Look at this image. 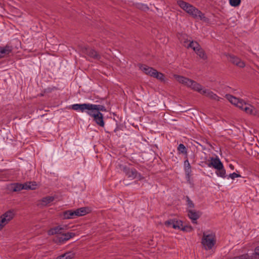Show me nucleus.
<instances>
[{"label": "nucleus", "instance_id": "nucleus-1", "mask_svg": "<svg viewBox=\"0 0 259 259\" xmlns=\"http://www.w3.org/2000/svg\"><path fill=\"white\" fill-rule=\"evenodd\" d=\"M177 4L194 18L200 19L204 22L208 21V19L204 16L203 13L190 4L182 0H179L177 1Z\"/></svg>", "mask_w": 259, "mask_h": 259}, {"label": "nucleus", "instance_id": "nucleus-2", "mask_svg": "<svg viewBox=\"0 0 259 259\" xmlns=\"http://www.w3.org/2000/svg\"><path fill=\"white\" fill-rule=\"evenodd\" d=\"M71 109L81 112L85 111L98 113L100 111H107L105 107L102 105H96L90 103L75 104L71 106Z\"/></svg>", "mask_w": 259, "mask_h": 259}, {"label": "nucleus", "instance_id": "nucleus-3", "mask_svg": "<svg viewBox=\"0 0 259 259\" xmlns=\"http://www.w3.org/2000/svg\"><path fill=\"white\" fill-rule=\"evenodd\" d=\"M215 243L216 238L214 233L208 232H203L201 243L206 250L212 249Z\"/></svg>", "mask_w": 259, "mask_h": 259}, {"label": "nucleus", "instance_id": "nucleus-4", "mask_svg": "<svg viewBox=\"0 0 259 259\" xmlns=\"http://www.w3.org/2000/svg\"><path fill=\"white\" fill-rule=\"evenodd\" d=\"M15 215V212L13 209L9 210L4 213L0 217V230L4 227L12 220Z\"/></svg>", "mask_w": 259, "mask_h": 259}, {"label": "nucleus", "instance_id": "nucleus-5", "mask_svg": "<svg viewBox=\"0 0 259 259\" xmlns=\"http://www.w3.org/2000/svg\"><path fill=\"white\" fill-rule=\"evenodd\" d=\"M90 116L93 118L94 121L98 125L104 127L105 125V122L104 121L103 115L101 112H98V113H94L92 112L85 111Z\"/></svg>", "mask_w": 259, "mask_h": 259}, {"label": "nucleus", "instance_id": "nucleus-6", "mask_svg": "<svg viewBox=\"0 0 259 259\" xmlns=\"http://www.w3.org/2000/svg\"><path fill=\"white\" fill-rule=\"evenodd\" d=\"M81 51L82 53L94 59L99 60L101 59L100 55L96 51L87 46L82 47L81 48Z\"/></svg>", "mask_w": 259, "mask_h": 259}, {"label": "nucleus", "instance_id": "nucleus-7", "mask_svg": "<svg viewBox=\"0 0 259 259\" xmlns=\"http://www.w3.org/2000/svg\"><path fill=\"white\" fill-rule=\"evenodd\" d=\"M122 170L128 178L132 180L137 178L141 179V174L135 168H130L127 166H123Z\"/></svg>", "mask_w": 259, "mask_h": 259}, {"label": "nucleus", "instance_id": "nucleus-8", "mask_svg": "<svg viewBox=\"0 0 259 259\" xmlns=\"http://www.w3.org/2000/svg\"><path fill=\"white\" fill-rule=\"evenodd\" d=\"M187 211L188 216L192 220V223L197 224V220L201 216L202 212L192 209H188Z\"/></svg>", "mask_w": 259, "mask_h": 259}, {"label": "nucleus", "instance_id": "nucleus-9", "mask_svg": "<svg viewBox=\"0 0 259 259\" xmlns=\"http://www.w3.org/2000/svg\"><path fill=\"white\" fill-rule=\"evenodd\" d=\"M227 59L232 64L240 68H243L245 66V63L243 61H242L239 58L233 55H228L227 56Z\"/></svg>", "mask_w": 259, "mask_h": 259}, {"label": "nucleus", "instance_id": "nucleus-10", "mask_svg": "<svg viewBox=\"0 0 259 259\" xmlns=\"http://www.w3.org/2000/svg\"><path fill=\"white\" fill-rule=\"evenodd\" d=\"M211 161L208 163H206L207 165L209 167H212L214 169H218L220 167H221L222 165H223V163L221 162L220 159L218 157H211L210 158Z\"/></svg>", "mask_w": 259, "mask_h": 259}, {"label": "nucleus", "instance_id": "nucleus-11", "mask_svg": "<svg viewBox=\"0 0 259 259\" xmlns=\"http://www.w3.org/2000/svg\"><path fill=\"white\" fill-rule=\"evenodd\" d=\"M164 224L167 227H172L174 229H180L182 226V222L181 221L175 219H170L165 222Z\"/></svg>", "mask_w": 259, "mask_h": 259}, {"label": "nucleus", "instance_id": "nucleus-12", "mask_svg": "<svg viewBox=\"0 0 259 259\" xmlns=\"http://www.w3.org/2000/svg\"><path fill=\"white\" fill-rule=\"evenodd\" d=\"M201 94L205 96L211 100L220 101V99H222L220 97H218L217 94L207 89H203Z\"/></svg>", "mask_w": 259, "mask_h": 259}, {"label": "nucleus", "instance_id": "nucleus-13", "mask_svg": "<svg viewBox=\"0 0 259 259\" xmlns=\"http://www.w3.org/2000/svg\"><path fill=\"white\" fill-rule=\"evenodd\" d=\"M188 87L191 88L193 90L198 92L200 94L202 93L203 89L201 84L192 79H190V82L189 83Z\"/></svg>", "mask_w": 259, "mask_h": 259}, {"label": "nucleus", "instance_id": "nucleus-14", "mask_svg": "<svg viewBox=\"0 0 259 259\" xmlns=\"http://www.w3.org/2000/svg\"><path fill=\"white\" fill-rule=\"evenodd\" d=\"M63 218L64 219H71L77 217L76 210H68L63 212Z\"/></svg>", "mask_w": 259, "mask_h": 259}, {"label": "nucleus", "instance_id": "nucleus-15", "mask_svg": "<svg viewBox=\"0 0 259 259\" xmlns=\"http://www.w3.org/2000/svg\"><path fill=\"white\" fill-rule=\"evenodd\" d=\"M140 69L142 70L146 74L149 75L152 77H153L154 72L156 71V69L152 67H149L147 65H142L141 66Z\"/></svg>", "mask_w": 259, "mask_h": 259}, {"label": "nucleus", "instance_id": "nucleus-16", "mask_svg": "<svg viewBox=\"0 0 259 259\" xmlns=\"http://www.w3.org/2000/svg\"><path fill=\"white\" fill-rule=\"evenodd\" d=\"M63 230L64 228L63 227L58 226L50 229L48 231V234L49 235H54L56 234L59 235L62 233Z\"/></svg>", "mask_w": 259, "mask_h": 259}, {"label": "nucleus", "instance_id": "nucleus-17", "mask_svg": "<svg viewBox=\"0 0 259 259\" xmlns=\"http://www.w3.org/2000/svg\"><path fill=\"white\" fill-rule=\"evenodd\" d=\"M12 51V47L8 45H6L5 47H0V55L3 57L6 55L9 54Z\"/></svg>", "mask_w": 259, "mask_h": 259}, {"label": "nucleus", "instance_id": "nucleus-18", "mask_svg": "<svg viewBox=\"0 0 259 259\" xmlns=\"http://www.w3.org/2000/svg\"><path fill=\"white\" fill-rule=\"evenodd\" d=\"M179 38L181 44L186 48H187L188 44L191 41V40L188 39V36L186 34H182Z\"/></svg>", "mask_w": 259, "mask_h": 259}, {"label": "nucleus", "instance_id": "nucleus-19", "mask_svg": "<svg viewBox=\"0 0 259 259\" xmlns=\"http://www.w3.org/2000/svg\"><path fill=\"white\" fill-rule=\"evenodd\" d=\"M244 111L247 113L251 115H256L257 113V110L254 108L252 106L248 104L247 107H245L244 108Z\"/></svg>", "mask_w": 259, "mask_h": 259}, {"label": "nucleus", "instance_id": "nucleus-20", "mask_svg": "<svg viewBox=\"0 0 259 259\" xmlns=\"http://www.w3.org/2000/svg\"><path fill=\"white\" fill-rule=\"evenodd\" d=\"M75 254L72 251L67 252L59 255L56 259H71L74 257Z\"/></svg>", "mask_w": 259, "mask_h": 259}, {"label": "nucleus", "instance_id": "nucleus-21", "mask_svg": "<svg viewBox=\"0 0 259 259\" xmlns=\"http://www.w3.org/2000/svg\"><path fill=\"white\" fill-rule=\"evenodd\" d=\"M176 78L180 83H181L187 87L188 86L189 83L190 82V79L183 76L178 75L176 77Z\"/></svg>", "mask_w": 259, "mask_h": 259}, {"label": "nucleus", "instance_id": "nucleus-22", "mask_svg": "<svg viewBox=\"0 0 259 259\" xmlns=\"http://www.w3.org/2000/svg\"><path fill=\"white\" fill-rule=\"evenodd\" d=\"M26 190V187L24 184L15 183L13 185L12 190L14 192L20 191L22 190Z\"/></svg>", "mask_w": 259, "mask_h": 259}, {"label": "nucleus", "instance_id": "nucleus-23", "mask_svg": "<svg viewBox=\"0 0 259 259\" xmlns=\"http://www.w3.org/2000/svg\"><path fill=\"white\" fill-rule=\"evenodd\" d=\"M196 54L200 58L202 59L203 60H206L207 59V56L205 53V51L204 50L200 47V48H199L198 50H196V51L195 52Z\"/></svg>", "mask_w": 259, "mask_h": 259}, {"label": "nucleus", "instance_id": "nucleus-24", "mask_svg": "<svg viewBox=\"0 0 259 259\" xmlns=\"http://www.w3.org/2000/svg\"><path fill=\"white\" fill-rule=\"evenodd\" d=\"M200 45L197 41L191 40L190 42L188 44L186 48H191L195 52L196 50H198L199 48H200Z\"/></svg>", "mask_w": 259, "mask_h": 259}, {"label": "nucleus", "instance_id": "nucleus-25", "mask_svg": "<svg viewBox=\"0 0 259 259\" xmlns=\"http://www.w3.org/2000/svg\"><path fill=\"white\" fill-rule=\"evenodd\" d=\"M53 241L57 244H61L65 242L66 241L64 240V236L62 234L56 236L53 238Z\"/></svg>", "mask_w": 259, "mask_h": 259}, {"label": "nucleus", "instance_id": "nucleus-26", "mask_svg": "<svg viewBox=\"0 0 259 259\" xmlns=\"http://www.w3.org/2000/svg\"><path fill=\"white\" fill-rule=\"evenodd\" d=\"M185 170L186 174L188 178L190 177V174L191 172V167L188 159L184 161Z\"/></svg>", "mask_w": 259, "mask_h": 259}, {"label": "nucleus", "instance_id": "nucleus-27", "mask_svg": "<svg viewBox=\"0 0 259 259\" xmlns=\"http://www.w3.org/2000/svg\"><path fill=\"white\" fill-rule=\"evenodd\" d=\"M221 167L219 168L216 169V174L220 177L225 178L226 177V170L224 167V165Z\"/></svg>", "mask_w": 259, "mask_h": 259}, {"label": "nucleus", "instance_id": "nucleus-28", "mask_svg": "<svg viewBox=\"0 0 259 259\" xmlns=\"http://www.w3.org/2000/svg\"><path fill=\"white\" fill-rule=\"evenodd\" d=\"M75 210L77 217L84 215L89 212V209L87 207H81L76 209Z\"/></svg>", "mask_w": 259, "mask_h": 259}, {"label": "nucleus", "instance_id": "nucleus-29", "mask_svg": "<svg viewBox=\"0 0 259 259\" xmlns=\"http://www.w3.org/2000/svg\"><path fill=\"white\" fill-rule=\"evenodd\" d=\"M55 200V197L54 196H47L44 197L41 199L42 204L44 205H47L51 202H53Z\"/></svg>", "mask_w": 259, "mask_h": 259}, {"label": "nucleus", "instance_id": "nucleus-30", "mask_svg": "<svg viewBox=\"0 0 259 259\" xmlns=\"http://www.w3.org/2000/svg\"><path fill=\"white\" fill-rule=\"evenodd\" d=\"M177 149L179 154H182L186 155V156H187V149L184 144H180L178 146Z\"/></svg>", "mask_w": 259, "mask_h": 259}, {"label": "nucleus", "instance_id": "nucleus-31", "mask_svg": "<svg viewBox=\"0 0 259 259\" xmlns=\"http://www.w3.org/2000/svg\"><path fill=\"white\" fill-rule=\"evenodd\" d=\"M227 99L233 104L236 105L237 103L238 102L239 99L236 98L235 97L228 94L226 95Z\"/></svg>", "mask_w": 259, "mask_h": 259}, {"label": "nucleus", "instance_id": "nucleus-32", "mask_svg": "<svg viewBox=\"0 0 259 259\" xmlns=\"http://www.w3.org/2000/svg\"><path fill=\"white\" fill-rule=\"evenodd\" d=\"M26 190H34L36 188V182H29L25 183Z\"/></svg>", "mask_w": 259, "mask_h": 259}, {"label": "nucleus", "instance_id": "nucleus-33", "mask_svg": "<svg viewBox=\"0 0 259 259\" xmlns=\"http://www.w3.org/2000/svg\"><path fill=\"white\" fill-rule=\"evenodd\" d=\"M63 235L64 238V240L66 241L68 240L71 238H73L75 236V234L74 233L72 232H67V233H64V231H63L62 233L61 234Z\"/></svg>", "mask_w": 259, "mask_h": 259}, {"label": "nucleus", "instance_id": "nucleus-34", "mask_svg": "<svg viewBox=\"0 0 259 259\" xmlns=\"http://www.w3.org/2000/svg\"><path fill=\"white\" fill-rule=\"evenodd\" d=\"M153 75V77L156 78L161 81H163L164 80V74L161 72H158L156 70V71L154 72V74Z\"/></svg>", "mask_w": 259, "mask_h": 259}, {"label": "nucleus", "instance_id": "nucleus-35", "mask_svg": "<svg viewBox=\"0 0 259 259\" xmlns=\"http://www.w3.org/2000/svg\"><path fill=\"white\" fill-rule=\"evenodd\" d=\"M186 199L187 205L189 209H192V208H194L195 207L194 203L193 202V201L190 199V198L188 196H187L186 197Z\"/></svg>", "mask_w": 259, "mask_h": 259}, {"label": "nucleus", "instance_id": "nucleus-36", "mask_svg": "<svg viewBox=\"0 0 259 259\" xmlns=\"http://www.w3.org/2000/svg\"><path fill=\"white\" fill-rule=\"evenodd\" d=\"M136 7L144 11H146L149 10V7L146 5L143 4H137Z\"/></svg>", "mask_w": 259, "mask_h": 259}, {"label": "nucleus", "instance_id": "nucleus-37", "mask_svg": "<svg viewBox=\"0 0 259 259\" xmlns=\"http://www.w3.org/2000/svg\"><path fill=\"white\" fill-rule=\"evenodd\" d=\"M180 229H181V230H182L183 231L190 232H191L193 231V228L191 226H187L186 225V226H183V225H182V226H181V228Z\"/></svg>", "mask_w": 259, "mask_h": 259}, {"label": "nucleus", "instance_id": "nucleus-38", "mask_svg": "<svg viewBox=\"0 0 259 259\" xmlns=\"http://www.w3.org/2000/svg\"><path fill=\"white\" fill-rule=\"evenodd\" d=\"M229 3L231 6L236 7L240 5L241 0H229Z\"/></svg>", "mask_w": 259, "mask_h": 259}, {"label": "nucleus", "instance_id": "nucleus-39", "mask_svg": "<svg viewBox=\"0 0 259 259\" xmlns=\"http://www.w3.org/2000/svg\"><path fill=\"white\" fill-rule=\"evenodd\" d=\"M229 178L232 179V180H234L236 178H239L241 177V176L238 174H236L235 172H233L232 174H230L229 176Z\"/></svg>", "mask_w": 259, "mask_h": 259}, {"label": "nucleus", "instance_id": "nucleus-40", "mask_svg": "<svg viewBox=\"0 0 259 259\" xmlns=\"http://www.w3.org/2000/svg\"><path fill=\"white\" fill-rule=\"evenodd\" d=\"M254 252L255 253L252 255H255L256 259H259V246L255 248Z\"/></svg>", "mask_w": 259, "mask_h": 259}, {"label": "nucleus", "instance_id": "nucleus-41", "mask_svg": "<svg viewBox=\"0 0 259 259\" xmlns=\"http://www.w3.org/2000/svg\"><path fill=\"white\" fill-rule=\"evenodd\" d=\"M244 103L245 102L242 100L239 99L236 106L240 109Z\"/></svg>", "mask_w": 259, "mask_h": 259}, {"label": "nucleus", "instance_id": "nucleus-42", "mask_svg": "<svg viewBox=\"0 0 259 259\" xmlns=\"http://www.w3.org/2000/svg\"><path fill=\"white\" fill-rule=\"evenodd\" d=\"M247 105H248V104H247L246 103H244L243 104V105L242 107H241L240 109H241V110H244V107H245V106H246V107H247Z\"/></svg>", "mask_w": 259, "mask_h": 259}, {"label": "nucleus", "instance_id": "nucleus-43", "mask_svg": "<svg viewBox=\"0 0 259 259\" xmlns=\"http://www.w3.org/2000/svg\"><path fill=\"white\" fill-rule=\"evenodd\" d=\"M230 167H231V169H234V166L232 164H230Z\"/></svg>", "mask_w": 259, "mask_h": 259}, {"label": "nucleus", "instance_id": "nucleus-44", "mask_svg": "<svg viewBox=\"0 0 259 259\" xmlns=\"http://www.w3.org/2000/svg\"><path fill=\"white\" fill-rule=\"evenodd\" d=\"M118 129H119V128H118V127H117L114 130V132H116L118 130Z\"/></svg>", "mask_w": 259, "mask_h": 259}, {"label": "nucleus", "instance_id": "nucleus-45", "mask_svg": "<svg viewBox=\"0 0 259 259\" xmlns=\"http://www.w3.org/2000/svg\"><path fill=\"white\" fill-rule=\"evenodd\" d=\"M2 56L0 55V58H2Z\"/></svg>", "mask_w": 259, "mask_h": 259}]
</instances>
